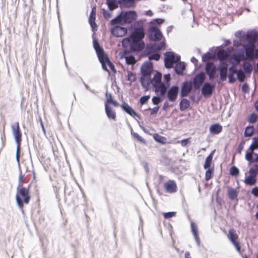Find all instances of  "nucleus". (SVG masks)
<instances>
[{
	"label": "nucleus",
	"mask_w": 258,
	"mask_h": 258,
	"mask_svg": "<svg viewBox=\"0 0 258 258\" xmlns=\"http://www.w3.org/2000/svg\"><path fill=\"white\" fill-rule=\"evenodd\" d=\"M31 199L29 188L18 185L17 188L16 200L18 207L23 210L24 204H28Z\"/></svg>",
	"instance_id": "f257e3e1"
},
{
	"label": "nucleus",
	"mask_w": 258,
	"mask_h": 258,
	"mask_svg": "<svg viewBox=\"0 0 258 258\" xmlns=\"http://www.w3.org/2000/svg\"><path fill=\"white\" fill-rule=\"evenodd\" d=\"M164 63L165 67L166 68H172L174 63L179 61L180 56L175 55L173 52H166L164 54Z\"/></svg>",
	"instance_id": "f03ea898"
},
{
	"label": "nucleus",
	"mask_w": 258,
	"mask_h": 258,
	"mask_svg": "<svg viewBox=\"0 0 258 258\" xmlns=\"http://www.w3.org/2000/svg\"><path fill=\"white\" fill-rule=\"evenodd\" d=\"M11 128L17 145H20L22 134L21 133L19 122H17L16 123L12 124Z\"/></svg>",
	"instance_id": "7ed1b4c3"
},
{
	"label": "nucleus",
	"mask_w": 258,
	"mask_h": 258,
	"mask_svg": "<svg viewBox=\"0 0 258 258\" xmlns=\"http://www.w3.org/2000/svg\"><path fill=\"white\" fill-rule=\"evenodd\" d=\"M206 76L205 73L201 72L197 74L193 80V85L195 89H200L205 80Z\"/></svg>",
	"instance_id": "20e7f679"
},
{
	"label": "nucleus",
	"mask_w": 258,
	"mask_h": 258,
	"mask_svg": "<svg viewBox=\"0 0 258 258\" xmlns=\"http://www.w3.org/2000/svg\"><path fill=\"white\" fill-rule=\"evenodd\" d=\"M149 35L150 39L154 41L160 40L163 37L160 30L155 26L150 28Z\"/></svg>",
	"instance_id": "39448f33"
},
{
	"label": "nucleus",
	"mask_w": 258,
	"mask_h": 258,
	"mask_svg": "<svg viewBox=\"0 0 258 258\" xmlns=\"http://www.w3.org/2000/svg\"><path fill=\"white\" fill-rule=\"evenodd\" d=\"M179 88L177 86L171 87L167 92V96L168 100L171 102H174L178 96Z\"/></svg>",
	"instance_id": "423d86ee"
},
{
	"label": "nucleus",
	"mask_w": 258,
	"mask_h": 258,
	"mask_svg": "<svg viewBox=\"0 0 258 258\" xmlns=\"http://www.w3.org/2000/svg\"><path fill=\"white\" fill-rule=\"evenodd\" d=\"M127 32L126 28L115 26L113 27L111 30V34L116 37H123Z\"/></svg>",
	"instance_id": "0eeeda50"
},
{
	"label": "nucleus",
	"mask_w": 258,
	"mask_h": 258,
	"mask_svg": "<svg viewBox=\"0 0 258 258\" xmlns=\"http://www.w3.org/2000/svg\"><path fill=\"white\" fill-rule=\"evenodd\" d=\"M228 238L230 241L236 248L237 252H240V246L239 245L238 242L236 241L238 236L233 230L230 229L229 230Z\"/></svg>",
	"instance_id": "6e6552de"
},
{
	"label": "nucleus",
	"mask_w": 258,
	"mask_h": 258,
	"mask_svg": "<svg viewBox=\"0 0 258 258\" xmlns=\"http://www.w3.org/2000/svg\"><path fill=\"white\" fill-rule=\"evenodd\" d=\"M206 72L209 76L210 80H213L215 78V74L216 72V68L212 62H208L206 64Z\"/></svg>",
	"instance_id": "1a4fd4ad"
},
{
	"label": "nucleus",
	"mask_w": 258,
	"mask_h": 258,
	"mask_svg": "<svg viewBox=\"0 0 258 258\" xmlns=\"http://www.w3.org/2000/svg\"><path fill=\"white\" fill-rule=\"evenodd\" d=\"M129 51L123 50L119 53V56L120 58H124L127 64H134L136 63V59L133 55H128Z\"/></svg>",
	"instance_id": "9d476101"
},
{
	"label": "nucleus",
	"mask_w": 258,
	"mask_h": 258,
	"mask_svg": "<svg viewBox=\"0 0 258 258\" xmlns=\"http://www.w3.org/2000/svg\"><path fill=\"white\" fill-rule=\"evenodd\" d=\"M122 15L124 23H132L133 21L136 20L137 18V14L134 11L126 12L124 14H122Z\"/></svg>",
	"instance_id": "9b49d317"
},
{
	"label": "nucleus",
	"mask_w": 258,
	"mask_h": 258,
	"mask_svg": "<svg viewBox=\"0 0 258 258\" xmlns=\"http://www.w3.org/2000/svg\"><path fill=\"white\" fill-rule=\"evenodd\" d=\"M153 71V63L151 61H146L141 68V73L143 76H151Z\"/></svg>",
	"instance_id": "f8f14e48"
},
{
	"label": "nucleus",
	"mask_w": 258,
	"mask_h": 258,
	"mask_svg": "<svg viewBox=\"0 0 258 258\" xmlns=\"http://www.w3.org/2000/svg\"><path fill=\"white\" fill-rule=\"evenodd\" d=\"M192 87V85L191 82L187 81L183 82L181 86L180 96L182 97L187 96L191 91Z\"/></svg>",
	"instance_id": "ddd939ff"
},
{
	"label": "nucleus",
	"mask_w": 258,
	"mask_h": 258,
	"mask_svg": "<svg viewBox=\"0 0 258 258\" xmlns=\"http://www.w3.org/2000/svg\"><path fill=\"white\" fill-rule=\"evenodd\" d=\"M93 47L97 53L99 60L103 59L104 58L106 60L107 59V58L105 57L106 54L104 53L103 49L100 47L99 43L96 40H93Z\"/></svg>",
	"instance_id": "4468645a"
},
{
	"label": "nucleus",
	"mask_w": 258,
	"mask_h": 258,
	"mask_svg": "<svg viewBox=\"0 0 258 258\" xmlns=\"http://www.w3.org/2000/svg\"><path fill=\"white\" fill-rule=\"evenodd\" d=\"M249 176L246 177L244 180V183L246 185H253L256 182L255 170L253 168H251L249 171Z\"/></svg>",
	"instance_id": "2eb2a0df"
},
{
	"label": "nucleus",
	"mask_w": 258,
	"mask_h": 258,
	"mask_svg": "<svg viewBox=\"0 0 258 258\" xmlns=\"http://www.w3.org/2000/svg\"><path fill=\"white\" fill-rule=\"evenodd\" d=\"M145 46L144 43L142 41L132 40L131 43V49L134 51L142 50Z\"/></svg>",
	"instance_id": "dca6fc26"
},
{
	"label": "nucleus",
	"mask_w": 258,
	"mask_h": 258,
	"mask_svg": "<svg viewBox=\"0 0 258 258\" xmlns=\"http://www.w3.org/2000/svg\"><path fill=\"white\" fill-rule=\"evenodd\" d=\"M220 77L222 81H224L227 78L228 65L224 62H222L219 67Z\"/></svg>",
	"instance_id": "f3484780"
},
{
	"label": "nucleus",
	"mask_w": 258,
	"mask_h": 258,
	"mask_svg": "<svg viewBox=\"0 0 258 258\" xmlns=\"http://www.w3.org/2000/svg\"><path fill=\"white\" fill-rule=\"evenodd\" d=\"M215 90V86L206 83L202 88V93L204 96H211Z\"/></svg>",
	"instance_id": "a211bd4d"
},
{
	"label": "nucleus",
	"mask_w": 258,
	"mask_h": 258,
	"mask_svg": "<svg viewBox=\"0 0 258 258\" xmlns=\"http://www.w3.org/2000/svg\"><path fill=\"white\" fill-rule=\"evenodd\" d=\"M105 57L107 58L106 60L105 58H103V59H100L99 61L102 64V68L104 70L108 72L106 65L108 64L110 69L113 71V72H115V69L114 66V64L109 60V58L106 55Z\"/></svg>",
	"instance_id": "6ab92c4d"
},
{
	"label": "nucleus",
	"mask_w": 258,
	"mask_h": 258,
	"mask_svg": "<svg viewBox=\"0 0 258 258\" xmlns=\"http://www.w3.org/2000/svg\"><path fill=\"white\" fill-rule=\"evenodd\" d=\"M132 40H138L142 41V39L144 37L145 34L144 30L142 28H137L135 29L134 32L131 34Z\"/></svg>",
	"instance_id": "aec40b11"
},
{
	"label": "nucleus",
	"mask_w": 258,
	"mask_h": 258,
	"mask_svg": "<svg viewBox=\"0 0 258 258\" xmlns=\"http://www.w3.org/2000/svg\"><path fill=\"white\" fill-rule=\"evenodd\" d=\"M140 82L143 88L148 89L153 85V80L151 78V76H143L142 75L140 78Z\"/></svg>",
	"instance_id": "412c9836"
},
{
	"label": "nucleus",
	"mask_w": 258,
	"mask_h": 258,
	"mask_svg": "<svg viewBox=\"0 0 258 258\" xmlns=\"http://www.w3.org/2000/svg\"><path fill=\"white\" fill-rule=\"evenodd\" d=\"M164 187L166 191L169 193L176 191L177 186L174 181L169 180L164 184Z\"/></svg>",
	"instance_id": "4be33fe9"
},
{
	"label": "nucleus",
	"mask_w": 258,
	"mask_h": 258,
	"mask_svg": "<svg viewBox=\"0 0 258 258\" xmlns=\"http://www.w3.org/2000/svg\"><path fill=\"white\" fill-rule=\"evenodd\" d=\"M156 92H160L161 96H164L167 92V87L163 83L154 84Z\"/></svg>",
	"instance_id": "5701e85b"
},
{
	"label": "nucleus",
	"mask_w": 258,
	"mask_h": 258,
	"mask_svg": "<svg viewBox=\"0 0 258 258\" xmlns=\"http://www.w3.org/2000/svg\"><path fill=\"white\" fill-rule=\"evenodd\" d=\"M254 48L255 46L253 44H250L245 48L246 56L250 60H252L254 58Z\"/></svg>",
	"instance_id": "b1692460"
},
{
	"label": "nucleus",
	"mask_w": 258,
	"mask_h": 258,
	"mask_svg": "<svg viewBox=\"0 0 258 258\" xmlns=\"http://www.w3.org/2000/svg\"><path fill=\"white\" fill-rule=\"evenodd\" d=\"M121 107L125 112L129 114L130 115L133 116H136L139 117L138 114L133 109V108L127 103L123 102L121 105Z\"/></svg>",
	"instance_id": "393cba45"
},
{
	"label": "nucleus",
	"mask_w": 258,
	"mask_h": 258,
	"mask_svg": "<svg viewBox=\"0 0 258 258\" xmlns=\"http://www.w3.org/2000/svg\"><path fill=\"white\" fill-rule=\"evenodd\" d=\"M209 131L212 135H218L222 131V126L219 123L213 124L210 126Z\"/></svg>",
	"instance_id": "a878e982"
},
{
	"label": "nucleus",
	"mask_w": 258,
	"mask_h": 258,
	"mask_svg": "<svg viewBox=\"0 0 258 258\" xmlns=\"http://www.w3.org/2000/svg\"><path fill=\"white\" fill-rule=\"evenodd\" d=\"M191 232L192 233V234L194 235V236L195 237V239L197 242V244L200 246V238L198 236V230L197 226L196 225L195 223L194 222H191Z\"/></svg>",
	"instance_id": "bb28decb"
},
{
	"label": "nucleus",
	"mask_w": 258,
	"mask_h": 258,
	"mask_svg": "<svg viewBox=\"0 0 258 258\" xmlns=\"http://www.w3.org/2000/svg\"><path fill=\"white\" fill-rule=\"evenodd\" d=\"M105 110L106 114L109 119L115 120L116 118L115 112L110 107L107 103L105 104Z\"/></svg>",
	"instance_id": "cd10ccee"
},
{
	"label": "nucleus",
	"mask_w": 258,
	"mask_h": 258,
	"mask_svg": "<svg viewBox=\"0 0 258 258\" xmlns=\"http://www.w3.org/2000/svg\"><path fill=\"white\" fill-rule=\"evenodd\" d=\"M238 191L231 187H228L227 194L229 199L234 200L237 198Z\"/></svg>",
	"instance_id": "c85d7f7f"
},
{
	"label": "nucleus",
	"mask_w": 258,
	"mask_h": 258,
	"mask_svg": "<svg viewBox=\"0 0 258 258\" xmlns=\"http://www.w3.org/2000/svg\"><path fill=\"white\" fill-rule=\"evenodd\" d=\"M110 23L111 25H115L116 24H118L120 25H123V24H124L122 14V13L120 14L116 17L110 21Z\"/></svg>",
	"instance_id": "c756f323"
},
{
	"label": "nucleus",
	"mask_w": 258,
	"mask_h": 258,
	"mask_svg": "<svg viewBox=\"0 0 258 258\" xmlns=\"http://www.w3.org/2000/svg\"><path fill=\"white\" fill-rule=\"evenodd\" d=\"M190 106V101L186 99H182L179 103V108L181 111H184Z\"/></svg>",
	"instance_id": "7c9ffc66"
},
{
	"label": "nucleus",
	"mask_w": 258,
	"mask_h": 258,
	"mask_svg": "<svg viewBox=\"0 0 258 258\" xmlns=\"http://www.w3.org/2000/svg\"><path fill=\"white\" fill-rule=\"evenodd\" d=\"M185 69V64L182 62H179L176 64L174 70L176 74L180 75L182 74Z\"/></svg>",
	"instance_id": "2f4dec72"
},
{
	"label": "nucleus",
	"mask_w": 258,
	"mask_h": 258,
	"mask_svg": "<svg viewBox=\"0 0 258 258\" xmlns=\"http://www.w3.org/2000/svg\"><path fill=\"white\" fill-rule=\"evenodd\" d=\"M214 151H215L214 150L213 151L208 155V156L206 158V159L205 160V164L204 165V169H208V168H210V167L211 166V163H212V161L213 156V154H214Z\"/></svg>",
	"instance_id": "473e14b6"
},
{
	"label": "nucleus",
	"mask_w": 258,
	"mask_h": 258,
	"mask_svg": "<svg viewBox=\"0 0 258 258\" xmlns=\"http://www.w3.org/2000/svg\"><path fill=\"white\" fill-rule=\"evenodd\" d=\"M106 3L108 9L112 11L118 7L119 2L116 0H106Z\"/></svg>",
	"instance_id": "72a5a7b5"
},
{
	"label": "nucleus",
	"mask_w": 258,
	"mask_h": 258,
	"mask_svg": "<svg viewBox=\"0 0 258 258\" xmlns=\"http://www.w3.org/2000/svg\"><path fill=\"white\" fill-rule=\"evenodd\" d=\"M243 69L245 73L250 74L252 71V67L249 62H244L243 64Z\"/></svg>",
	"instance_id": "f704fd0d"
},
{
	"label": "nucleus",
	"mask_w": 258,
	"mask_h": 258,
	"mask_svg": "<svg viewBox=\"0 0 258 258\" xmlns=\"http://www.w3.org/2000/svg\"><path fill=\"white\" fill-rule=\"evenodd\" d=\"M254 132V128L253 126L246 127L244 131V136L246 137H251Z\"/></svg>",
	"instance_id": "c9c22d12"
},
{
	"label": "nucleus",
	"mask_w": 258,
	"mask_h": 258,
	"mask_svg": "<svg viewBox=\"0 0 258 258\" xmlns=\"http://www.w3.org/2000/svg\"><path fill=\"white\" fill-rule=\"evenodd\" d=\"M217 55L218 58L221 60H224L228 57V54L224 50H219Z\"/></svg>",
	"instance_id": "e433bc0d"
},
{
	"label": "nucleus",
	"mask_w": 258,
	"mask_h": 258,
	"mask_svg": "<svg viewBox=\"0 0 258 258\" xmlns=\"http://www.w3.org/2000/svg\"><path fill=\"white\" fill-rule=\"evenodd\" d=\"M229 73L228 75L229 82L230 83H233L235 81V79L234 77V75L236 73V71L233 69L232 67H230L229 69Z\"/></svg>",
	"instance_id": "4c0bfd02"
},
{
	"label": "nucleus",
	"mask_w": 258,
	"mask_h": 258,
	"mask_svg": "<svg viewBox=\"0 0 258 258\" xmlns=\"http://www.w3.org/2000/svg\"><path fill=\"white\" fill-rule=\"evenodd\" d=\"M162 77V74L160 73L157 72L154 76L153 80V85L154 86V84H157L158 83H161V80Z\"/></svg>",
	"instance_id": "58836bf2"
},
{
	"label": "nucleus",
	"mask_w": 258,
	"mask_h": 258,
	"mask_svg": "<svg viewBox=\"0 0 258 258\" xmlns=\"http://www.w3.org/2000/svg\"><path fill=\"white\" fill-rule=\"evenodd\" d=\"M165 47V43L164 42H161L159 44L155 43L152 46V49L154 50L158 51Z\"/></svg>",
	"instance_id": "ea45409f"
},
{
	"label": "nucleus",
	"mask_w": 258,
	"mask_h": 258,
	"mask_svg": "<svg viewBox=\"0 0 258 258\" xmlns=\"http://www.w3.org/2000/svg\"><path fill=\"white\" fill-rule=\"evenodd\" d=\"M246 39L251 43L253 44L256 40L257 35L255 34L251 33H247L246 34Z\"/></svg>",
	"instance_id": "a19ab883"
},
{
	"label": "nucleus",
	"mask_w": 258,
	"mask_h": 258,
	"mask_svg": "<svg viewBox=\"0 0 258 258\" xmlns=\"http://www.w3.org/2000/svg\"><path fill=\"white\" fill-rule=\"evenodd\" d=\"M236 73L237 79L239 80V81L240 82H243L245 78V75L244 72L241 70H239Z\"/></svg>",
	"instance_id": "79ce46f5"
},
{
	"label": "nucleus",
	"mask_w": 258,
	"mask_h": 258,
	"mask_svg": "<svg viewBox=\"0 0 258 258\" xmlns=\"http://www.w3.org/2000/svg\"><path fill=\"white\" fill-rule=\"evenodd\" d=\"M95 17L94 16H90L89 18V23L92 27L93 31H96L97 30V25L95 22Z\"/></svg>",
	"instance_id": "37998d69"
},
{
	"label": "nucleus",
	"mask_w": 258,
	"mask_h": 258,
	"mask_svg": "<svg viewBox=\"0 0 258 258\" xmlns=\"http://www.w3.org/2000/svg\"><path fill=\"white\" fill-rule=\"evenodd\" d=\"M132 41V38H131V35H130L127 38H125L122 40V45L123 47H127L128 45L131 46V43Z\"/></svg>",
	"instance_id": "c03bdc74"
},
{
	"label": "nucleus",
	"mask_w": 258,
	"mask_h": 258,
	"mask_svg": "<svg viewBox=\"0 0 258 258\" xmlns=\"http://www.w3.org/2000/svg\"><path fill=\"white\" fill-rule=\"evenodd\" d=\"M207 169V170L205 174V180L206 181H208L212 178L214 170L213 168H208Z\"/></svg>",
	"instance_id": "a18cd8bd"
},
{
	"label": "nucleus",
	"mask_w": 258,
	"mask_h": 258,
	"mask_svg": "<svg viewBox=\"0 0 258 258\" xmlns=\"http://www.w3.org/2000/svg\"><path fill=\"white\" fill-rule=\"evenodd\" d=\"M233 58L237 63H239L241 60L244 59V56L243 54H234Z\"/></svg>",
	"instance_id": "49530a36"
},
{
	"label": "nucleus",
	"mask_w": 258,
	"mask_h": 258,
	"mask_svg": "<svg viewBox=\"0 0 258 258\" xmlns=\"http://www.w3.org/2000/svg\"><path fill=\"white\" fill-rule=\"evenodd\" d=\"M239 169L236 166H232L230 169V173L231 175L237 176L239 174Z\"/></svg>",
	"instance_id": "de8ad7c7"
},
{
	"label": "nucleus",
	"mask_w": 258,
	"mask_h": 258,
	"mask_svg": "<svg viewBox=\"0 0 258 258\" xmlns=\"http://www.w3.org/2000/svg\"><path fill=\"white\" fill-rule=\"evenodd\" d=\"M254 152L250 151L249 152H247L245 155V159L250 163L253 162V159L252 158Z\"/></svg>",
	"instance_id": "09e8293b"
},
{
	"label": "nucleus",
	"mask_w": 258,
	"mask_h": 258,
	"mask_svg": "<svg viewBox=\"0 0 258 258\" xmlns=\"http://www.w3.org/2000/svg\"><path fill=\"white\" fill-rule=\"evenodd\" d=\"M258 118L257 115L253 113L250 114V117L248 118V122L251 123L255 122Z\"/></svg>",
	"instance_id": "8fccbe9b"
},
{
	"label": "nucleus",
	"mask_w": 258,
	"mask_h": 258,
	"mask_svg": "<svg viewBox=\"0 0 258 258\" xmlns=\"http://www.w3.org/2000/svg\"><path fill=\"white\" fill-rule=\"evenodd\" d=\"M258 148V140L255 139L254 140L253 143L249 147V150L252 152L256 149Z\"/></svg>",
	"instance_id": "3c124183"
},
{
	"label": "nucleus",
	"mask_w": 258,
	"mask_h": 258,
	"mask_svg": "<svg viewBox=\"0 0 258 258\" xmlns=\"http://www.w3.org/2000/svg\"><path fill=\"white\" fill-rule=\"evenodd\" d=\"M160 58V55L158 53H154L149 55V60H158Z\"/></svg>",
	"instance_id": "603ef678"
},
{
	"label": "nucleus",
	"mask_w": 258,
	"mask_h": 258,
	"mask_svg": "<svg viewBox=\"0 0 258 258\" xmlns=\"http://www.w3.org/2000/svg\"><path fill=\"white\" fill-rule=\"evenodd\" d=\"M164 218L169 219L175 216L176 212H169L167 213H163Z\"/></svg>",
	"instance_id": "864d4df0"
},
{
	"label": "nucleus",
	"mask_w": 258,
	"mask_h": 258,
	"mask_svg": "<svg viewBox=\"0 0 258 258\" xmlns=\"http://www.w3.org/2000/svg\"><path fill=\"white\" fill-rule=\"evenodd\" d=\"M178 143H180L182 147H186L189 143V138L183 139L181 141H178Z\"/></svg>",
	"instance_id": "5fc2aeb1"
},
{
	"label": "nucleus",
	"mask_w": 258,
	"mask_h": 258,
	"mask_svg": "<svg viewBox=\"0 0 258 258\" xmlns=\"http://www.w3.org/2000/svg\"><path fill=\"white\" fill-rule=\"evenodd\" d=\"M150 98V96L147 95V96H144L142 97L140 99V102L141 105H143L145 103H146L148 101V100Z\"/></svg>",
	"instance_id": "6e6d98bb"
},
{
	"label": "nucleus",
	"mask_w": 258,
	"mask_h": 258,
	"mask_svg": "<svg viewBox=\"0 0 258 258\" xmlns=\"http://www.w3.org/2000/svg\"><path fill=\"white\" fill-rule=\"evenodd\" d=\"M212 58V55L210 52H207L202 56V60L204 61L208 60Z\"/></svg>",
	"instance_id": "4d7b16f0"
},
{
	"label": "nucleus",
	"mask_w": 258,
	"mask_h": 258,
	"mask_svg": "<svg viewBox=\"0 0 258 258\" xmlns=\"http://www.w3.org/2000/svg\"><path fill=\"white\" fill-rule=\"evenodd\" d=\"M241 89L242 91L245 93H248L249 91V86L246 83H244L242 85Z\"/></svg>",
	"instance_id": "13d9d810"
},
{
	"label": "nucleus",
	"mask_w": 258,
	"mask_h": 258,
	"mask_svg": "<svg viewBox=\"0 0 258 258\" xmlns=\"http://www.w3.org/2000/svg\"><path fill=\"white\" fill-rule=\"evenodd\" d=\"M133 135L135 138L138 139L141 142H142V143L145 142L144 139L141 136H140L138 133H134Z\"/></svg>",
	"instance_id": "bf43d9fd"
},
{
	"label": "nucleus",
	"mask_w": 258,
	"mask_h": 258,
	"mask_svg": "<svg viewBox=\"0 0 258 258\" xmlns=\"http://www.w3.org/2000/svg\"><path fill=\"white\" fill-rule=\"evenodd\" d=\"M160 101H161V99H160V97H159L158 96H154L152 98V102L155 105L158 104Z\"/></svg>",
	"instance_id": "052dcab7"
},
{
	"label": "nucleus",
	"mask_w": 258,
	"mask_h": 258,
	"mask_svg": "<svg viewBox=\"0 0 258 258\" xmlns=\"http://www.w3.org/2000/svg\"><path fill=\"white\" fill-rule=\"evenodd\" d=\"M154 139L157 142L161 143L162 142V140H163L164 138L157 134H155L154 136Z\"/></svg>",
	"instance_id": "680f3d73"
},
{
	"label": "nucleus",
	"mask_w": 258,
	"mask_h": 258,
	"mask_svg": "<svg viewBox=\"0 0 258 258\" xmlns=\"http://www.w3.org/2000/svg\"><path fill=\"white\" fill-rule=\"evenodd\" d=\"M20 145H18L17 147V152H16V159L17 162H19V158H20Z\"/></svg>",
	"instance_id": "e2e57ef3"
},
{
	"label": "nucleus",
	"mask_w": 258,
	"mask_h": 258,
	"mask_svg": "<svg viewBox=\"0 0 258 258\" xmlns=\"http://www.w3.org/2000/svg\"><path fill=\"white\" fill-rule=\"evenodd\" d=\"M103 15L105 19H108V18H110L111 14V13L108 12L107 11L104 10L103 13Z\"/></svg>",
	"instance_id": "0e129e2a"
},
{
	"label": "nucleus",
	"mask_w": 258,
	"mask_h": 258,
	"mask_svg": "<svg viewBox=\"0 0 258 258\" xmlns=\"http://www.w3.org/2000/svg\"><path fill=\"white\" fill-rule=\"evenodd\" d=\"M159 108V106H156V107H155L153 108H152L151 109L150 113V115H152L158 112Z\"/></svg>",
	"instance_id": "69168bd1"
},
{
	"label": "nucleus",
	"mask_w": 258,
	"mask_h": 258,
	"mask_svg": "<svg viewBox=\"0 0 258 258\" xmlns=\"http://www.w3.org/2000/svg\"><path fill=\"white\" fill-rule=\"evenodd\" d=\"M251 193L255 197H258V187H255L253 188L252 189Z\"/></svg>",
	"instance_id": "338daca9"
},
{
	"label": "nucleus",
	"mask_w": 258,
	"mask_h": 258,
	"mask_svg": "<svg viewBox=\"0 0 258 258\" xmlns=\"http://www.w3.org/2000/svg\"><path fill=\"white\" fill-rule=\"evenodd\" d=\"M164 80L167 83H168L170 80V75L169 74L164 75Z\"/></svg>",
	"instance_id": "774afa93"
}]
</instances>
